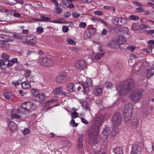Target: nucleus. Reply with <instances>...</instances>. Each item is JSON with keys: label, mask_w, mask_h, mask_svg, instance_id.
<instances>
[{"label": "nucleus", "mask_w": 154, "mask_h": 154, "mask_svg": "<svg viewBox=\"0 0 154 154\" xmlns=\"http://www.w3.org/2000/svg\"><path fill=\"white\" fill-rule=\"evenodd\" d=\"M71 115L72 118L75 119L78 117V114L77 112H74L72 113Z\"/></svg>", "instance_id": "nucleus-47"}, {"label": "nucleus", "mask_w": 154, "mask_h": 154, "mask_svg": "<svg viewBox=\"0 0 154 154\" xmlns=\"http://www.w3.org/2000/svg\"><path fill=\"white\" fill-rule=\"evenodd\" d=\"M154 74V68H151L149 69H147L146 72V76L149 78L152 77Z\"/></svg>", "instance_id": "nucleus-21"}, {"label": "nucleus", "mask_w": 154, "mask_h": 154, "mask_svg": "<svg viewBox=\"0 0 154 154\" xmlns=\"http://www.w3.org/2000/svg\"><path fill=\"white\" fill-rule=\"evenodd\" d=\"M127 48L131 51H133L135 49L136 47L135 46H133L132 45H130Z\"/></svg>", "instance_id": "nucleus-50"}, {"label": "nucleus", "mask_w": 154, "mask_h": 154, "mask_svg": "<svg viewBox=\"0 0 154 154\" xmlns=\"http://www.w3.org/2000/svg\"><path fill=\"white\" fill-rule=\"evenodd\" d=\"M21 86L22 88L24 89L30 88L31 87L30 83L28 81H25L22 83Z\"/></svg>", "instance_id": "nucleus-23"}, {"label": "nucleus", "mask_w": 154, "mask_h": 154, "mask_svg": "<svg viewBox=\"0 0 154 154\" xmlns=\"http://www.w3.org/2000/svg\"><path fill=\"white\" fill-rule=\"evenodd\" d=\"M34 100L38 102H42L44 101L46 99V97L45 94L41 93L34 95L33 97Z\"/></svg>", "instance_id": "nucleus-13"}, {"label": "nucleus", "mask_w": 154, "mask_h": 154, "mask_svg": "<svg viewBox=\"0 0 154 154\" xmlns=\"http://www.w3.org/2000/svg\"><path fill=\"white\" fill-rule=\"evenodd\" d=\"M39 63L43 66L49 67L53 66L54 64V61L47 57H42L39 60Z\"/></svg>", "instance_id": "nucleus-6"}, {"label": "nucleus", "mask_w": 154, "mask_h": 154, "mask_svg": "<svg viewBox=\"0 0 154 154\" xmlns=\"http://www.w3.org/2000/svg\"><path fill=\"white\" fill-rule=\"evenodd\" d=\"M110 133V131L108 128L104 129L100 136V138L105 141L107 138Z\"/></svg>", "instance_id": "nucleus-12"}, {"label": "nucleus", "mask_w": 154, "mask_h": 154, "mask_svg": "<svg viewBox=\"0 0 154 154\" xmlns=\"http://www.w3.org/2000/svg\"><path fill=\"white\" fill-rule=\"evenodd\" d=\"M72 15L74 17L77 18L79 17L80 14L77 12H73L72 13Z\"/></svg>", "instance_id": "nucleus-54"}, {"label": "nucleus", "mask_w": 154, "mask_h": 154, "mask_svg": "<svg viewBox=\"0 0 154 154\" xmlns=\"http://www.w3.org/2000/svg\"><path fill=\"white\" fill-rule=\"evenodd\" d=\"M113 152L115 154H123L122 148L120 147H117L114 149Z\"/></svg>", "instance_id": "nucleus-24"}, {"label": "nucleus", "mask_w": 154, "mask_h": 154, "mask_svg": "<svg viewBox=\"0 0 154 154\" xmlns=\"http://www.w3.org/2000/svg\"><path fill=\"white\" fill-rule=\"evenodd\" d=\"M63 89L61 87H58L56 88L54 90V93L55 94H63L65 95H66L68 94V93L65 92L63 91Z\"/></svg>", "instance_id": "nucleus-20"}, {"label": "nucleus", "mask_w": 154, "mask_h": 154, "mask_svg": "<svg viewBox=\"0 0 154 154\" xmlns=\"http://www.w3.org/2000/svg\"><path fill=\"white\" fill-rule=\"evenodd\" d=\"M108 32V31L105 29H104L102 31L101 35H106Z\"/></svg>", "instance_id": "nucleus-52"}, {"label": "nucleus", "mask_w": 154, "mask_h": 154, "mask_svg": "<svg viewBox=\"0 0 154 154\" xmlns=\"http://www.w3.org/2000/svg\"><path fill=\"white\" fill-rule=\"evenodd\" d=\"M14 64L12 61L10 60L8 61V63L6 64L7 67H8L12 66Z\"/></svg>", "instance_id": "nucleus-58"}, {"label": "nucleus", "mask_w": 154, "mask_h": 154, "mask_svg": "<svg viewBox=\"0 0 154 154\" xmlns=\"http://www.w3.org/2000/svg\"><path fill=\"white\" fill-rule=\"evenodd\" d=\"M13 37L17 39H22L24 37L22 36H20L19 34H14L13 35Z\"/></svg>", "instance_id": "nucleus-42"}, {"label": "nucleus", "mask_w": 154, "mask_h": 154, "mask_svg": "<svg viewBox=\"0 0 154 154\" xmlns=\"http://www.w3.org/2000/svg\"><path fill=\"white\" fill-rule=\"evenodd\" d=\"M77 87L76 85H74L72 83H69L67 85V89L70 92H75Z\"/></svg>", "instance_id": "nucleus-19"}, {"label": "nucleus", "mask_w": 154, "mask_h": 154, "mask_svg": "<svg viewBox=\"0 0 154 154\" xmlns=\"http://www.w3.org/2000/svg\"><path fill=\"white\" fill-rule=\"evenodd\" d=\"M104 119V117L103 116H98L96 119L95 120L94 122L92 125L100 128V127L103 122V121Z\"/></svg>", "instance_id": "nucleus-9"}, {"label": "nucleus", "mask_w": 154, "mask_h": 154, "mask_svg": "<svg viewBox=\"0 0 154 154\" xmlns=\"http://www.w3.org/2000/svg\"><path fill=\"white\" fill-rule=\"evenodd\" d=\"M82 141V137L80 136L78 138L77 144L78 148L80 152H82L83 150Z\"/></svg>", "instance_id": "nucleus-17"}, {"label": "nucleus", "mask_w": 154, "mask_h": 154, "mask_svg": "<svg viewBox=\"0 0 154 154\" xmlns=\"http://www.w3.org/2000/svg\"><path fill=\"white\" fill-rule=\"evenodd\" d=\"M102 89L100 88H98L95 89L94 93L96 95H100L102 94Z\"/></svg>", "instance_id": "nucleus-29"}, {"label": "nucleus", "mask_w": 154, "mask_h": 154, "mask_svg": "<svg viewBox=\"0 0 154 154\" xmlns=\"http://www.w3.org/2000/svg\"><path fill=\"white\" fill-rule=\"evenodd\" d=\"M2 57L5 61H8L9 60V56L6 53H3L2 54Z\"/></svg>", "instance_id": "nucleus-32"}, {"label": "nucleus", "mask_w": 154, "mask_h": 154, "mask_svg": "<svg viewBox=\"0 0 154 154\" xmlns=\"http://www.w3.org/2000/svg\"><path fill=\"white\" fill-rule=\"evenodd\" d=\"M133 107L131 103L128 102L125 105L123 111L125 122H128L131 119L133 112Z\"/></svg>", "instance_id": "nucleus-3"}, {"label": "nucleus", "mask_w": 154, "mask_h": 154, "mask_svg": "<svg viewBox=\"0 0 154 154\" xmlns=\"http://www.w3.org/2000/svg\"><path fill=\"white\" fill-rule=\"evenodd\" d=\"M68 3H69V2L68 1L66 0H62L60 5L62 7L65 8L67 6Z\"/></svg>", "instance_id": "nucleus-36"}, {"label": "nucleus", "mask_w": 154, "mask_h": 154, "mask_svg": "<svg viewBox=\"0 0 154 154\" xmlns=\"http://www.w3.org/2000/svg\"><path fill=\"white\" fill-rule=\"evenodd\" d=\"M42 20V21H48L51 20V19L50 18L48 17H46L45 16H40Z\"/></svg>", "instance_id": "nucleus-40"}, {"label": "nucleus", "mask_w": 154, "mask_h": 154, "mask_svg": "<svg viewBox=\"0 0 154 154\" xmlns=\"http://www.w3.org/2000/svg\"><path fill=\"white\" fill-rule=\"evenodd\" d=\"M67 76L65 75H62L58 76L56 78V80L57 82L59 83H62L66 80Z\"/></svg>", "instance_id": "nucleus-18"}, {"label": "nucleus", "mask_w": 154, "mask_h": 154, "mask_svg": "<svg viewBox=\"0 0 154 154\" xmlns=\"http://www.w3.org/2000/svg\"><path fill=\"white\" fill-rule=\"evenodd\" d=\"M44 30V29L41 27H38L36 29L37 32L38 33H42Z\"/></svg>", "instance_id": "nucleus-48"}, {"label": "nucleus", "mask_w": 154, "mask_h": 154, "mask_svg": "<svg viewBox=\"0 0 154 154\" xmlns=\"http://www.w3.org/2000/svg\"><path fill=\"white\" fill-rule=\"evenodd\" d=\"M92 125L88 132V140L90 143L95 144L97 143L99 128Z\"/></svg>", "instance_id": "nucleus-2"}, {"label": "nucleus", "mask_w": 154, "mask_h": 154, "mask_svg": "<svg viewBox=\"0 0 154 154\" xmlns=\"http://www.w3.org/2000/svg\"><path fill=\"white\" fill-rule=\"evenodd\" d=\"M11 95V93L9 91H7L4 94V96L7 99H9Z\"/></svg>", "instance_id": "nucleus-30"}, {"label": "nucleus", "mask_w": 154, "mask_h": 154, "mask_svg": "<svg viewBox=\"0 0 154 154\" xmlns=\"http://www.w3.org/2000/svg\"><path fill=\"white\" fill-rule=\"evenodd\" d=\"M135 83L131 79H128L124 82L119 83L117 88L119 92L123 94H126L135 87Z\"/></svg>", "instance_id": "nucleus-1"}, {"label": "nucleus", "mask_w": 154, "mask_h": 154, "mask_svg": "<svg viewBox=\"0 0 154 154\" xmlns=\"http://www.w3.org/2000/svg\"><path fill=\"white\" fill-rule=\"evenodd\" d=\"M8 128L9 129L10 131L12 132L15 131L17 129V124L14 122H10L8 124Z\"/></svg>", "instance_id": "nucleus-16"}, {"label": "nucleus", "mask_w": 154, "mask_h": 154, "mask_svg": "<svg viewBox=\"0 0 154 154\" xmlns=\"http://www.w3.org/2000/svg\"><path fill=\"white\" fill-rule=\"evenodd\" d=\"M23 134L24 135H27L30 132V130L28 128H25L23 131H22Z\"/></svg>", "instance_id": "nucleus-44"}, {"label": "nucleus", "mask_w": 154, "mask_h": 154, "mask_svg": "<svg viewBox=\"0 0 154 154\" xmlns=\"http://www.w3.org/2000/svg\"><path fill=\"white\" fill-rule=\"evenodd\" d=\"M105 86L107 89H111L113 87V84L111 82H107L105 84Z\"/></svg>", "instance_id": "nucleus-38"}, {"label": "nucleus", "mask_w": 154, "mask_h": 154, "mask_svg": "<svg viewBox=\"0 0 154 154\" xmlns=\"http://www.w3.org/2000/svg\"><path fill=\"white\" fill-rule=\"evenodd\" d=\"M94 14L97 15H102L103 14V12L101 11H96L94 12Z\"/></svg>", "instance_id": "nucleus-51"}, {"label": "nucleus", "mask_w": 154, "mask_h": 154, "mask_svg": "<svg viewBox=\"0 0 154 154\" xmlns=\"http://www.w3.org/2000/svg\"><path fill=\"white\" fill-rule=\"evenodd\" d=\"M144 9L141 7L138 8L136 9L135 11L137 12L141 13L144 11Z\"/></svg>", "instance_id": "nucleus-49"}, {"label": "nucleus", "mask_w": 154, "mask_h": 154, "mask_svg": "<svg viewBox=\"0 0 154 154\" xmlns=\"http://www.w3.org/2000/svg\"><path fill=\"white\" fill-rule=\"evenodd\" d=\"M55 11L56 12L59 14H60L62 13L61 9L60 8H58V6H57V7H56Z\"/></svg>", "instance_id": "nucleus-46"}, {"label": "nucleus", "mask_w": 154, "mask_h": 154, "mask_svg": "<svg viewBox=\"0 0 154 154\" xmlns=\"http://www.w3.org/2000/svg\"><path fill=\"white\" fill-rule=\"evenodd\" d=\"M67 41L68 43L70 45H73L75 42L74 41L70 39H67Z\"/></svg>", "instance_id": "nucleus-63"}, {"label": "nucleus", "mask_w": 154, "mask_h": 154, "mask_svg": "<svg viewBox=\"0 0 154 154\" xmlns=\"http://www.w3.org/2000/svg\"><path fill=\"white\" fill-rule=\"evenodd\" d=\"M95 28H92L87 29L85 31L84 37L85 39H87L91 38L96 32Z\"/></svg>", "instance_id": "nucleus-7"}, {"label": "nucleus", "mask_w": 154, "mask_h": 154, "mask_svg": "<svg viewBox=\"0 0 154 154\" xmlns=\"http://www.w3.org/2000/svg\"><path fill=\"white\" fill-rule=\"evenodd\" d=\"M139 124V121L138 119L137 118H134L132 120L131 125L134 128H136Z\"/></svg>", "instance_id": "nucleus-22"}, {"label": "nucleus", "mask_w": 154, "mask_h": 154, "mask_svg": "<svg viewBox=\"0 0 154 154\" xmlns=\"http://www.w3.org/2000/svg\"><path fill=\"white\" fill-rule=\"evenodd\" d=\"M31 71L29 70H27L25 73V76L26 77H29L31 74Z\"/></svg>", "instance_id": "nucleus-62"}, {"label": "nucleus", "mask_w": 154, "mask_h": 154, "mask_svg": "<svg viewBox=\"0 0 154 154\" xmlns=\"http://www.w3.org/2000/svg\"><path fill=\"white\" fill-rule=\"evenodd\" d=\"M21 80L20 79H19L15 82H12V84L15 86L16 87L19 85L21 83Z\"/></svg>", "instance_id": "nucleus-41"}, {"label": "nucleus", "mask_w": 154, "mask_h": 154, "mask_svg": "<svg viewBox=\"0 0 154 154\" xmlns=\"http://www.w3.org/2000/svg\"><path fill=\"white\" fill-rule=\"evenodd\" d=\"M86 26V23L85 22H82L79 24V26L82 28H85Z\"/></svg>", "instance_id": "nucleus-55"}, {"label": "nucleus", "mask_w": 154, "mask_h": 154, "mask_svg": "<svg viewBox=\"0 0 154 154\" xmlns=\"http://www.w3.org/2000/svg\"><path fill=\"white\" fill-rule=\"evenodd\" d=\"M154 50V48H153V46L149 45L144 50V51H146L147 53H150L152 52L153 50Z\"/></svg>", "instance_id": "nucleus-27"}, {"label": "nucleus", "mask_w": 154, "mask_h": 154, "mask_svg": "<svg viewBox=\"0 0 154 154\" xmlns=\"http://www.w3.org/2000/svg\"><path fill=\"white\" fill-rule=\"evenodd\" d=\"M81 120L82 122L83 123H84L85 124H88V122L85 118H81Z\"/></svg>", "instance_id": "nucleus-61"}, {"label": "nucleus", "mask_w": 154, "mask_h": 154, "mask_svg": "<svg viewBox=\"0 0 154 154\" xmlns=\"http://www.w3.org/2000/svg\"><path fill=\"white\" fill-rule=\"evenodd\" d=\"M139 144V143H136L132 146L131 154H140L141 150Z\"/></svg>", "instance_id": "nucleus-10"}, {"label": "nucleus", "mask_w": 154, "mask_h": 154, "mask_svg": "<svg viewBox=\"0 0 154 154\" xmlns=\"http://www.w3.org/2000/svg\"><path fill=\"white\" fill-rule=\"evenodd\" d=\"M103 54L104 53L103 52L98 53L95 56V59L96 60L100 59L103 56Z\"/></svg>", "instance_id": "nucleus-33"}, {"label": "nucleus", "mask_w": 154, "mask_h": 154, "mask_svg": "<svg viewBox=\"0 0 154 154\" xmlns=\"http://www.w3.org/2000/svg\"><path fill=\"white\" fill-rule=\"evenodd\" d=\"M1 67L2 69H4L7 67V66L5 63V61L3 62V63L1 65Z\"/></svg>", "instance_id": "nucleus-57"}, {"label": "nucleus", "mask_w": 154, "mask_h": 154, "mask_svg": "<svg viewBox=\"0 0 154 154\" xmlns=\"http://www.w3.org/2000/svg\"><path fill=\"white\" fill-rule=\"evenodd\" d=\"M122 118L120 113L116 112L113 114L111 122L113 127H117L120 125L122 121Z\"/></svg>", "instance_id": "nucleus-5"}, {"label": "nucleus", "mask_w": 154, "mask_h": 154, "mask_svg": "<svg viewBox=\"0 0 154 154\" xmlns=\"http://www.w3.org/2000/svg\"><path fill=\"white\" fill-rule=\"evenodd\" d=\"M64 17L66 18L68 17L71 15V13L70 12H66L64 13Z\"/></svg>", "instance_id": "nucleus-56"}, {"label": "nucleus", "mask_w": 154, "mask_h": 154, "mask_svg": "<svg viewBox=\"0 0 154 154\" xmlns=\"http://www.w3.org/2000/svg\"><path fill=\"white\" fill-rule=\"evenodd\" d=\"M75 64L77 67L80 70L84 69L86 66L85 62L83 60L77 61Z\"/></svg>", "instance_id": "nucleus-15"}, {"label": "nucleus", "mask_w": 154, "mask_h": 154, "mask_svg": "<svg viewBox=\"0 0 154 154\" xmlns=\"http://www.w3.org/2000/svg\"><path fill=\"white\" fill-rule=\"evenodd\" d=\"M11 60L14 64L15 63H19V62L17 61V59L16 58L12 59Z\"/></svg>", "instance_id": "nucleus-64"}, {"label": "nucleus", "mask_w": 154, "mask_h": 154, "mask_svg": "<svg viewBox=\"0 0 154 154\" xmlns=\"http://www.w3.org/2000/svg\"><path fill=\"white\" fill-rule=\"evenodd\" d=\"M143 92L141 90L132 91L130 95L131 100L134 102H136L142 97Z\"/></svg>", "instance_id": "nucleus-4"}, {"label": "nucleus", "mask_w": 154, "mask_h": 154, "mask_svg": "<svg viewBox=\"0 0 154 154\" xmlns=\"http://www.w3.org/2000/svg\"><path fill=\"white\" fill-rule=\"evenodd\" d=\"M112 22L115 25L121 26L125 23L126 21L125 19L117 17L113 19Z\"/></svg>", "instance_id": "nucleus-11"}, {"label": "nucleus", "mask_w": 154, "mask_h": 154, "mask_svg": "<svg viewBox=\"0 0 154 154\" xmlns=\"http://www.w3.org/2000/svg\"><path fill=\"white\" fill-rule=\"evenodd\" d=\"M77 87L76 88H77L78 91H80L81 89H82V91H83V87L84 86V85H83V84H82L81 85L79 86H77Z\"/></svg>", "instance_id": "nucleus-60"}, {"label": "nucleus", "mask_w": 154, "mask_h": 154, "mask_svg": "<svg viewBox=\"0 0 154 154\" xmlns=\"http://www.w3.org/2000/svg\"><path fill=\"white\" fill-rule=\"evenodd\" d=\"M126 41L125 38L124 36H120L118 38V41L120 45L124 43Z\"/></svg>", "instance_id": "nucleus-28"}, {"label": "nucleus", "mask_w": 154, "mask_h": 154, "mask_svg": "<svg viewBox=\"0 0 154 154\" xmlns=\"http://www.w3.org/2000/svg\"><path fill=\"white\" fill-rule=\"evenodd\" d=\"M83 85H84V86L83 87V91L86 94L88 93L89 91V88L88 86L84 83H83Z\"/></svg>", "instance_id": "nucleus-31"}, {"label": "nucleus", "mask_w": 154, "mask_h": 154, "mask_svg": "<svg viewBox=\"0 0 154 154\" xmlns=\"http://www.w3.org/2000/svg\"><path fill=\"white\" fill-rule=\"evenodd\" d=\"M121 32L122 33L128 35V29L127 27L123 28L121 29Z\"/></svg>", "instance_id": "nucleus-35"}, {"label": "nucleus", "mask_w": 154, "mask_h": 154, "mask_svg": "<svg viewBox=\"0 0 154 154\" xmlns=\"http://www.w3.org/2000/svg\"><path fill=\"white\" fill-rule=\"evenodd\" d=\"M108 46L111 48H119L120 45L118 40H111L108 44Z\"/></svg>", "instance_id": "nucleus-14"}, {"label": "nucleus", "mask_w": 154, "mask_h": 154, "mask_svg": "<svg viewBox=\"0 0 154 154\" xmlns=\"http://www.w3.org/2000/svg\"><path fill=\"white\" fill-rule=\"evenodd\" d=\"M26 42L28 45H29V44L35 45L37 43L36 38L34 37L31 39H29V40L26 41L25 42Z\"/></svg>", "instance_id": "nucleus-25"}, {"label": "nucleus", "mask_w": 154, "mask_h": 154, "mask_svg": "<svg viewBox=\"0 0 154 154\" xmlns=\"http://www.w3.org/2000/svg\"><path fill=\"white\" fill-rule=\"evenodd\" d=\"M11 117L13 118H16L17 119H20V116L17 114L16 113L11 114Z\"/></svg>", "instance_id": "nucleus-45"}, {"label": "nucleus", "mask_w": 154, "mask_h": 154, "mask_svg": "<svg viewBox=\"0 0 154 154\" xmlns=\"http://www.w3.org/2000/svg\"><path fill=\"white\" fill-rule=\"evenodd\" d=\"M81 104L82 106L86 109L90 110V108L89 106V103L87 101L82 102Z\"/></svg>", "instance_id": "nucleus-26"}, {"label": "nucleus", "mask_w": 154, "mask_h": 154, "mask_svg": "<svg viewBox=\"0 0 154 154\" xmlns=\"http://www.w3.org/2000/svg\"><path fill=\"white\" fill-rule=\"evenodd\" d=\"M22 106L23 108L28 112H31L34 110V106L33 103L30 102L23 103Z\"/></svg>", "instance_id": "nucleus-8"}, {"label": "nucleus", "mask_w": 154, "mask_h": 154, "mask_svg": "<svg viewBox=\"0 0 154 154\" xmlns=\"http://www.w3.org/2000/svg\"><path fill=\"white\" fill-rule=\"evenodd\" d=\"M129 18L130 20H139V17L134 15H131L129 16Z\"/></svg>", "instance_id": "nucleus-37"}, {"label": "nucleus", "mask_w": 154, "mask_h": 154, "mask_svg": "<svg viewBox=\"0 0 154 154\" xmlns=\"http://www.w3.org/2000/svg\"><path fill=\"white\" fill-rule=\"evenodd\" d=\"M85 84L86 85L90 87H91L93 85L92 80L90 78H88L87 79L86 84Z\"/></svg>", "instance_id": "nucleus-34"}, {"label": "nucleus", "mask_w": 154, "mask_h": 154, "mask_svg": "<svg viewBox=\"0 0 154 154\" xmlns=\"http://www.w3.org/2000/svg\"><path fill=\"white\" fill-rule=\"evenodd\" d=\"M70 124L72 126L74 127H77L78 125V124L75 123V120L73 119H72L70 122Z\"/></svg>", "instance_id": "nucleus-43"}, {"label": "nucleus", "mask_w": 154, "mask_h": 154, "mask_svg": "<svg viewBox=\"0 0 154 154\" xmlns=\"http://www.w3.org/2000/svg\"><path fill=\"white\" fill-rule=\"evenodd\" d=\"M65 142V146H66L68 149L70 148L72 145V144L70 141L68 140H66Z\"/></svg>", "instance_id": "nucleus-39"}, {"label": "nucleus", "mask_w": 154, "mask_h": 154, "mask_svg": "<svg viewBox=\"0 0 154 154\" xmlns=\"http://www.w3.org/2000/svg\"><path fill=\"white\" fill-rule=\"evenodd\" d=\"M68 5H67V7L69 8H73L75 7V6L72 3H71L70 4L68 3Z\"/></svg>", "instance_id": "nucleus-59"}, {"label": "nucleus", "mask_w": 154, "mask_h": 154, "mask_svg": "<svg viewBox=\"0 0 154 154\" xmlns=\"http://www.w3.org/2000/svg\"><path fill=\"white\" fill-rule=\"evenodd\" d=\"M68 26H63L62 27V30L64 32H67L68 31Z\"/></svg>", "instance_id": "nucleus-53"}]
</instances>
